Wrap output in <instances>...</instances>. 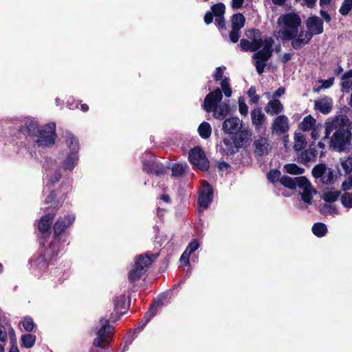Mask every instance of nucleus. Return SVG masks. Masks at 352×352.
Segmentation results:
<instances>
[{"mask_svg": "<svg viewBox=\"0 0 352 352\" xmlns=\"http://www.w3.org/2000/svg\"><path fill=\"white\" fill-rule=\"evenodd\" d=\"M144 169L148 173L160 176L166 174L169 167L160 163L155 157L150 156L148 160L144 161Z\"/></svg>", "mask_w": 352, "mask_h": 352, "instance_id": "nucleus-9", "label": "nucleus"}, {"mask_svg": "<svg viewBox=\"0 0 352 352\" xmlns=\"http://www.w3.org/2000/svg\"><path fill=\"white\" fill-rule=\"evenodd\" d=\"M272 133L280 135L289 130V121L287 116L284 115L277 116L272 124Z\"/></svg>", "mask_w": 352, "mask_h": 352, "instance_id": "nucleus-12", "label": "nucleus"}, {"mask_svg": "<svg viewBox=\"0 0 352 352\" xmlns=\"http://www.w3.org/2000/svg\"><path fill=\"white\" fill-rule=\"evenodd\" d=\"M246 36L251 41L242 39L240 42V47L244 51L256 52L261 47L263 49L254 54L252 58L255 60L254 65L257 72L261 74L266 65L265 62L271 57L272 54V46L274 41L271 37H265L263 39L261 32L258 30H250L246 32Z\"/></svg>", "mask_w": 352, "mask_h": 352, "instance_id": "nucleus-2", "label": "nucleus"}, {"mask_svg": "<svg viewBox=\"0 0 352 352\" xmlns=\"http://www.w3.org/2000/svg\"><path fill=\"white\" fill-rule=\"evenodd\" d=\"M327 168L324 164H318L312 170V174L316 178H322Z\"/></svg>", "mask_w": 352, "mask_h": 352, "instance_id": "nucleus-41", "label": "nucleus"}, {"mask_svg": "<svg viewBox=\"0 0 352 352\" xmlns=\"http://www.w3.org/2000/svg\"><path fill=\"white\" fill-rule=\"evenodd\" d=\"M334 178L335 175L333 170L331 168H327L322 177L321 178V181L322 183L326 184H331L333 182Z\"/></svg>", "mask_w": 352, "mask_h": 352, "instance_id": "nucleus-39", "label": "nucleus"}, {"mask_svg": "<svg viewBox=\"0 0 352 352\" xmlns=\"http://www.w3.org/2000/svg\"><path fill=\"white\" fill-rule=\"evenodd\" d=\"M320 14L326 22H330L331 18L326 11H324V10H320Z\"/></svg>", "mask_w": 352, "mask_h": 352, "instance_id": "nucleus-58", "label": "nucleus"}, {"mask_svg": "<svg viewBox=\"0 0 352 352\" xmlns=\"http://www.w3.org/2000/svg\"><path fill=\"white\" fill-rule=\"evenodd\" d=\"M342 187L344 190H349L352 188V175L342 183Z\"/></svg>", "mask_w": 352, "mask_h": 352, "instance_id": "nucleus-55", "label": "nucleus"}, {"mask_svg": "<svg viewBox=\"0 0 352 352\" xmlns=\"http://www.w3.org/2000/svg\"><path fill=\"white\" fill-rule=\"evenodd\" d=\"M307 31L300 30L298 38L293 43V48L299 50L309 43L314 35L320 34L323 32V22L318 16H311L306 22Z\"/></svg>", "mask_w": 352, "mask_h": 352, "instance_id": "nucleus-6", "label": "nucleus"}, {"mask_svg": "<svg viewBox=\"0 0 352 352\" xmlns=\"http://www.w3.org/2000/svg\"><path fill=\"white\" fill-rule=\"evenodd\" d=\"M343 119L340 116H337L332 120H329L324 124L325 135L323 140H328L329 135L333 131H336L342 127Z\"/></svg>", "mask_w": 352, "mask_h": 352, "instance_id": "nucleus-18", "label": "nucleus"}, {"mask_svg": "<svg viewBox=\"0 0 352 352\" xmlns=\"http://www.w3.org/2000/svg\"><path fill=\"white\" fill-rule=\"evenodd\" d=\"M21 339L22 342V346L27 349H30L34 346L36 337L32 334H25L21 336Z\"/></svg>", "mask_w": 352, "mask_h": 352, "instance_id": "nucleus-34", "label": "nucleus"}, {"mask_svg": "<svg viewBox=\"0 0 352 352\" xmlns=\"http://www.w3.org/2000/svg\"><path fill=\"white\" fill-rule=\"evenodd\" d=\"M285 92V89L283 87L278 88L274 94V97L278 98L283 95Z\"/></svg>", "mask_w": 352, "mask_h": 352, "instance_id": "nucleus-60", "label": "nucleus"}, {"mask_svg": "<svg viewBox=\"0 0 352 352\" xmlns=\"http://www.w3.org/2000/svg\"><path fill=\"white\" fill-rule=\"evenodd\" d=\"M75 219L72 215L65 216L64 218L59 219L54 226V235L58 236L66 228L70 226Z\"/></svg>", "mask_w": 352, "mask_h": 352, "instance_id": "nucleus-16", "label": "nucleus"}, {"mask_svg": "<svg viewBox=\"0 0 352 352\" xmlns=\"http://www.w3.org/2000/svg\"><path fill=\"white\" fill-rule=\"evenodd\" d=\"M251 119L256 130L260 131L262 126L265 122L266 116L261 108H256L251 112Z\"/></svg>", "mask_w": 352, "mask_h": 352, "instance_id": "nucleus-19", "label": "nucleus"}, {"mask_svg": "<svg viewBox=\"0 0 352 352\" xmlns=\"http://www.w3.org/2000/svg\"><path fill=\"white\" fill-rule=\"evenodd\" d=\"M352 9V0H344L340 9L339 12L343 15H347Z\"/></svg>", "mask_w": 352, "mask_h": 352, "instance_id": "nucleus-38", "label": "nucleus"}, {"mask_svg": "<svg viewBox=\"0 0 352 352\" xmlns=\"http://www.w3.org/2000/svg\"><path fill=\"white\" fill-rule=\"evenodd\" d=\"M317 155V151L310 148L302 153L300 159L302 163L307 164L315 161Z\"/></svg>", "mask_w": 352, "mask_h": 352, "instance_id": "nucleus-26", "label": "nucleus"}, {"mask_svg": "<svg viewBox=\"0 0 352 352\" xmlns=\"http://www.w3.org/2000/svg\"><path fill=\"white\" fill-rule=\"evenodd\" d=\"M307 144L306 138L302 133H296L294 135V148L296 151H301Z\"/></svg>", "mask_w": 352, "mask_h": 352, "instance_id": "nucleus-30", "label": "nucleus"}, {"mask_svg": "<svg viewBox=\"0 0 352 352\" xmlns=\"http://www.w3.org/2000/svg\"><path fill=\"white\" fill-rule=\"evenodd\" d=\"M145 272L146 271L143 270L142 268L138 267L134 265L133 267L129 273V279L132 283L135 282L138 280Z\"/></svg>", "mask_w": 352, "mask_h": 352, "instance_id": "nucleus-29", "label": "nucleus"}, {"mask_svg": "<svg viewBox=\"0 0 352 352\" xmlns=\"http://www.w3.org/2000/svg\"><path fill=\"white\" fill-rule=\"evenodd\" d=\"M188 158L190 163L201 170H206L209 167V162L204 152L199 147H196L189 151Z\"/></svg>", "mask_w": 352, "mask_h": 352, "instance_id": "nucleus-8", "label": "nucleus"}, {"mask_svg": "<svg viewBox=\"0 0 352 352\" xmlns=\"http://www.w3.org/2000/svg\"><path fill=\"white\" fill-rule=\"evenodd\" d=\"M322 129V126L321 124H316L311 129V130H312L311 133V138L314 140H317L320 135V132H321Z\"/></svg>", "mask_w": 352, "mask_h": 352, "instance_id": "nucleus-45", "label": "nucleus"}, {"mask_svg": "<svg viewBox=\"0 0 352 352\" xmlns=\"http://www.w3.org/2000/svg\"><path fill=\"white\" fill-rule=\"evenodd\" d=\"M242 128V121L238 118L226 119L222 126L223 131L228 134L237 133Z\"/></svg>", "mask_w": 352, "mask_h": 352, "instance_id": "nucleus-13", "label": "nucleus"}, {"mask_svg": "<svg viewBox=\"0 0 352 352\" xmlns=\"http://www.w3.org/2000/svg\"><path fill=\"white\" fill-rule=\"evenodd\" d=\"M316 120L311 116L305 117L300 122L299 127L302 131H307L311 130L316 125Z\"/></svg>", "mask_w": 352, "mask_h": 352, "instance_id": "nucleus-28", "label": "nucleus"}, {"mask_svg": "<svg viewBox=\"0 0 352 352\" xmlns=\"http://www.w3.org/2000/svg\"><path fill=\"white\" fill-rule=\"evenodd\" d=\"M238 148L239 147L236 145L234 138L232 139L226 138L223 139L221 149L226 155L235 153Z\"/></svg>", "mask_w": 352, "mask_h": 352, "instance_id": "nucleus-23", "label": "nucleus"}, {"mask_svg": "<svg viewBox=\"0 0 352 352\" xmlns=\"http://www.w3.org/2000/svg\"><path fill=\"white\" fill-rule=\"evenodd\" d=\"M245 17L243 14L238 13L234 14L232 19V28L241 30L245 24Z\"/></svg>", "mask_w": 352, "mask_h": 352, "instance_id": "nucleus-32", "label": "nucleus"}, {"mask_svg": "<svg viewBox=\"0 0 352 352\" xmlns=\"http://www.w3.org/2000/svg\"><path fill=\"white\" fill-rule=\"evenodd\" d=\"M254 152L257 155H267L272 149V144L266 136H259L253 143Z\"/></svg>", "mask_w": 352, "mask_h": 352, "instance_id": "nucleus-11", "label": "nucleus"}, {"mask_svg": "<svg viewBox=\"0 0 352 352\" xmlns=\"http://www.w3.org/2000/svg\"><path fill=\"white\" fill-rule=\"evenodd\" d=\"M213 14L208 12L205 14L204 21L206 24H210L212 21Z\"/></svg>", "mask_w": 352, "mask_h": 352, "instance_id": "nucleus-59", "label": "nucleus"}, {"mask_svg": "<svg viewBox=\"0 0 352 352\" xmlns=\"http://www.w3.org/2000/svg\"><path fill=\"white\" fill-rule=\"evenodd\" d=\"M352 78V70H350L345 74H343L342 78Z\"/></svg>", "mask_w": 352, "mask_h": 352, "instance_id": "nucleus-64", "label": "nucleus"}, {"mask_svg": "<svg viewBox=\"0 0 352 352\" xmlns=\"http://www.w3.org/2000/svg\"><path fill=\"white\" fill-rule=\"evenodd\" d=\"M301 23L300 17L296 13H287L280 16L277 21L279 27L278 36L283 41H292L293 47L294 41L299 35Z\"/></svg>", "mask_w": 352, "mask_h": 352, "instance_id": "nucleus-3", "label": "nucleus"}, {"mask_svg": "<svg viewBox=\"0 0 352 352\" xmlns=\"http://www.w3.org/2000/svg\"><path fill=\"white\" fill-rule=\"evenodd\" d=\"M248 95L250 98V102L251 103H256L258 102L259 97L256 94V89L253 87H251L248 91Z\"/></svg>", "mask_w": 352, "mask_h": 352, "instance_id": "nucleus-48", "label": "nucleus"}, {"mask_svg": "<svg viewBox=\"0 0 352 352\" xmlns=\"http://www.w3.org/2000/svg\"><path fill=\"white\" fill-rule=\"evenodd\" d=\"M235 134L236 136L234 137V140L236 145L239 148L245 146L249 142L252 136V133L248 130L241 131V129L237 133Z\"/></svg>", "mask_w": 352, "mask_h": 352, "instance_id": "nucleus-21", "label": "nucleus"}, {"mask_svg": "<svg viewBox=\"0 0 352 352\" xmlns=\"http://www.w3.org/2000/svg\"><path fill=\"white\" fill-rule=\"evenodd\" d=\"M66 142L71 152L78 153V144L75 137L71 133H67Z\"/></svg>", "mask_w": 352, "mask_h": 352, "instance_id": "nucleus-33", "label": "nucleus"}, {"mask_svg": "<svg viewBox=\"0 0 352 352\" xmlns=\"http://www.w3.org/2000/svg\"><path fill=\"white\" fill-rule=\"evenodd\" d=\"M154 309H155V307H152L148 310V311L146 314V315L144 318V320H143V321H144V324H143L144 326L146 325L150 321V320L152 318V317H153L155 315V311Z\"/></svg>", "mask_w": 352, "mask_h": 352, "instance_id": "nucleus-52", "label": "nucleus"}, {"mask_svg": "<svg viewBox=\"0 0 352 352\" xmlns=\"http://www.w3.org/2000/svg\"><path fill=\"white\" fill-rule=\"evenodd\" d=\"M342 87L344 89H349L352 87V80L348 78H342Z\"/></svg>", "mask_w": 352, "mask_h": 352, "instance_id": "nucleus-56", "label": "nucleus"}, {"mask_svg": "<svg viewBox=\"0 0 352 352\" xmlns=\"http://www.w3.org/2000/svg\"><path fill=\"white\" fill-rule=\"evenodd\" d=\"M34 265L41 270H44L47 267V263L46 262L45 257L43 256H39L34 261Z\"/></svg>", "mask_w": 352, "mask_h": 352, "instance_id": "nucleus-47", "label": "nucleus"}, {"mask_svg": "<svg viewBox=\"0 0 352 352\" xmlns=\"http://www.w3.org/2000/svg\"><path fill=\"white\" fill-rule=\"evenodd\" d=\"M114 329L110 325L109 320L101 318L99 327L96 329V338L94 340V345L100 348H105L112 340Z\"/></svg>", "mask_w": 352, "mask_h": 352, "instance_id": "nucleus-7", "label": "nucleus"}, {"mask_svg": "<svg viewBox=\"0 0 352 352\" xmlns=\"http://www.w3.org/2000/svg\"><path fill=\"white\" fill-rule=\"evenodd\" d=\"M341 166L346 173L352 172V157H348L341 160Z\"/></svg>", "mask_w": 352, "mask_h": 352, "instance_id": "nucleus-42", "label": "nucleus"}, {"mask_svg": "<svg viewBox=\"0 0 352 352\" xmlns=\"http://www.w3.org/2000/svg\"><path fill=\"white\" fill-rule=\"evenodd\" d=\"M228 164L226 162H221L219 165V168L221 170H226L228 168Z\"/></svg>", "mask_w": 352, "mask_h": 352, "instance_id": "nucleus-63", "label": "nucleus"}, {"mask_svg": "<svg viewBox=\"0 0 352 352\" xmlns=\"http://www.w3.org/2000/svg\"><path fill=\"white\" fill-rule=\"evenodd\" d=\"M26 124L29 134L36 138L35 140L36 145L48 147L54 144L56 138L55 123H49L41 129L38 128L37 122L34 120L28 121Z\"/></svg>", "mask_w": 352, "mask_h": 352, "instance_id": "nucleus-4", "label": "nucleus"}, {"mask_svg": "<svg viewBox=\"0 0 352 352\" xmlns=\"http://www.w3.org/2000/svg\"><path fill=\"white\" fill-rule=\"evenodd\" d=\"M187 168V165L186 164H175L171 168L172 176L173 177H180L184 173L186 168Z\"/></svg>", "mask_w": 352, "mask_h": 352, "instance_id": "nucleus-37", "label": "nucleus"}, {"mask_svg": "<svg viewBox=\"0 0 352 352\" xmlns=\"http://www.w3.org/2000/svg\"><path fill=\"white\" fill-rule=\"evenodd\" d=\"M284 107L280 100L273 99L270 100L265 107V112L270 116H275L283 111Z\"/></svg>", "mask_w": 352, "mask_h": 352, "instance_id": "nucleus-20", "label": "nucleus"}, {"mask_svg": "<svg viewBox=\"0 0 352 352\" xmlns=\"http://www.w3.org/2000/svg\"><path fill=\"white\" fill-rule=\"evenodd\" d=\"M280 182L285 187L292 190L298 188L301 199L307 204H311L313 197L316 194V190L305 177L292 178L283 176L280 179Z\"/></svg>", "mask_w": 352, "mask_h": 352, "instance_id": "nucleus-5", "label": "nucleus"}, {"mask_svg": "<svg viewBox=\"0 0 352 352\" xmlns=\"http://www.w3.org/2000/svg\"><path fill=\"white\" fill-rule=\"evenodd\" d=\"M151 259L149 256L146 255H140L135 261V265L142 268L143 270L146 272L151 265Z\"/></svg>", "mask_w": 352, "mask_h": 352, "instance_id": "nucleus-27", "label": "nucleus"}, {"mask_svg": "<svg viewBox=\"0 0 352 352\" xmlns=\"http://www.w3.org/2000/svg\"><path fill=\"white\" fill-rule=\"evenodd\" d=\"M54 177H55V178H54V179H50V182H51L52 184H54V183H55V182H58V181L60 179V178L61 177V174L60 173V172H59V171H57V172H56V173H55V176H54Z\"/></svg>", "mask_w": 352, "mask_h": 352, "instance_id": "nucleus-62", "label": "nucleus"}, {"mask_svg": "<svg viewBox=\"0 0 352 352\" xmlns=\"http://www.w3.org/2000/svg\"><path fill=\"white\" fill-rule=\"evenodd\" d=\"M239 111L241 115L246 116L248 113V107L247 104L241 101H239Z\"/></svg>", "mask_w": 352, "mask_h": 352, "instance_id": "nucleus-53", "label": "nucleus"}, {"mask_svg": "<svg viewBox=\"0 0 352 352\" xmlns=\"http://www.w3.org/2000/svg\"><path fill=\"white\" fill-rule=\"evenodd\" d=\"M339 196L338 191L329 190L324 192L323 199L327 202L335 201Z\"/></svg>", "mask_w": 352, "mask_h": 352, "instance_id": "nucleus-40", "label": "nucleus"}, {"mask_svg": "<svg viewBox=\"0 0 352 352\" xmlns=\"http://www.w3.org/2000/svg\"><path fill=\"white\" fill-rule=\"evenodd\" d=\"M211 10L212 14L217 17L215 19L217 25L219 28H225L226 23L223 16L226 10L225 5L222 3H217L211 7Z\"/></svg>", "mask_w": 352, "mask_h": 352, "instance_id": "nucleus-17", "label": "nucleus"}, {"mask_svg": "<svg viewBox=\"0 0 352 352\" xmlns=\"http://www.w3.org/2000/svg\"><path fill=\"white\" fill-rule=\"evenodd\" d=\"M239 30L238 29L232 28L230 33V38L232 43H236L240 37Z\"/></svg>", "mask_w": 352, "mask_h": 352, "instance_id": "nucleus-51", "label": "nucleus"}, {"mask_svg": "<svg viewBox=\"0 0 352 352\" xmlns=\"http://www.w3.org/2000/svg\"><path fill=\"white\" fill-rule=\"evenodd\" d=\"M8 335L10 336L12 342H14L16 341L14 329L9 324L4 326L0 324V341L6 342Z\"/></svg>", "mask_w": 352, "mask_h": 352, "instance_id": "nucleus-24", "label": "nucleus"}, {"mask_svg": "<svg viewBox=\"0 0 352 352\" xmlns=\"http://www.w3.org/2000/svg\"><path fill=\"white\" fill-rule=\"evenodd\" d=\"M245 0H232V8L233 9H239L241 8Z\"/></svg>", "mask_w": 352, "mask_h": 352, "instance_id": "nucleus-57", "label": "nucleus"}, {"mask_svg": "<svg viewBox=\"0 0 352 352\" xmlns=\"http://www.w3.org/2000/svg\"><path fill=\"white\" fill-rule=\"evenodd\" d=\"M341 202L344 207L352 208V193H344L341 197Z\"/></svg>", "mask_w": 352, "mask_h": 352, "instance_id": "nucleus-43", "label": "nucleus"}, {"mask_svg": "<svg viewBox=\"0 0 352 352\" xmlns=\"http://www.w3.org/2000/svg\"><path fill=\"white\" fill-rule=\"evenodd\" d=\"M333 107V100L331 98L325 96L319 98L314 102V108L323 114L329 113Z\"/></svg>", "mask_w": 352, "mask_h": 352, "instance_id": "nucleus-15", "label": "nucleus"}, {"mask_svg": "<svg viewBox=\"0 0 352 352\" xmlns=\"http://www.w3.org/2000/svg\"><path fill=\"white\" fill-rule=\"evenodd\" d=\"M199 247V244L197 240L195 239L188 244L186 249L185 250V252H188L189 254H191L192 252L197 250Z\"/></svg>", "mask_w": 352, "mask_h": 352, "instance_id": "nucleus-49", "label": "nucleus"}, {"mask_svg": "<svg viewBox=\"0 0 352 352\" xmlns=\"http://www.w3.org/2000/svg\"><path fill=\"white\" fill-rule=\"evenodd\" d=\"M327 230L326 226L322 223H315L312 227L313 233L318 237L324 236Z\"/></svg>", "mask_w": 352, "mask_h": 352, "instance_id": "nucleus-36", "label": "nucleus"}, {"mask_svg": "<svg viewBox=\"0 0 352 352\" xmlns=\"http://www.w3.org/2000/svg\"><path fill=\"white\" fill-rule=\"evenodd\" d=\"M23 329L27 331H31L34 327L33 320L31 318L27 317L21 322Z\"/></svg>", "mask_w": 352, "mask_h": 352, "instance_id": "nucleus-44", "label": "nucleus"}, {"mask_svg": "<svg viewBox=\"0 0 352 352\" xmlns=\"http://www.w3.org/2000/svg\"><path fill=\"white\" fill-rule=\"evenodd\" d=\"M349 140V135L346 130L342 126L340 129H337L330 139L329 146L333 148L342 149Z\"/></svg>", "mask_w": 352, "mask_h": 352, "instance_id": "nucleus-10", "label": "nucleus"}, {"mask_svg": "<svg viewBox=\"0 0 352 352\" xmlns=\"http://www.w3.org/2000/svg\"><path fill=\"white\" fill-rule=\"evenodd\" d=\"M212 199V187L206 182H203V188L199 197V204L201 207L206 208Z\"/></svg>", "mask_w": 352, "mask_h": 352, "instance_id": "nucleus-14", "label": "nucleus"}, {"mask_svg": "<svg viewBox=\"0 0 352 352\" xmlns=\"http://www.w3.org/2000/svg\"><path fill=\"white\" fill-rule=\"evenodd\" d=\"M280 172L277 170H272L267 175L268 179L272 183L279 180L280 179Z\"/></svg>", "mask_w": 352, "mask_h": 352, "instance_id": "nucleus-46", "label": "nucleus"}, {"mask_svg": "<svg viewBox=\"0 0 352 352\" xmlns=\"http://www.w3.org/2000/svg\"><path fill=\"white\" fill-rule=\"evenodd\" d=\"M292 57V54H290V53H285L283 55L282 58H281V60L282 62L283 63H287V61H289Z\"/></svg>", "mask_w": 352, "mask_h": 352, "instance_id": "nucleus-61", "label": "nucleus"}, {"mask_svg": "<svg viewBox=\"0 0 352 352\" xmlns=\"http://www.w3.org/2000/svg\"><path fill=\"white\" fill-rule=\"evenodd\" d=\"M54 215V213H48L40 219L38 226L40 232L45 233L50 230L51 226V221L53 219Z\"/></svg>", "mask_w": 352, "mask_h": 352, "instance_id": "nucleus-25", "label": "nucleus"}, {"mask_svg": "<svg viewBox=\"0 0 352 352\" xmlns=\"http://www.w3.org/2000/svg\"><path fill=\"white\" fill-rule=\"evenodd\" d=\"M334 78H329L327 80H320L321 85L318 88L319 90L322 89H328L331 87L333 84Z\"/></svg>", "mask_w": 352, "mask_h": 352, "instance_id": "nucleus-50", "label": "nucleus"}, {"mask_svg": "<svg viewBox=\"0 0 352 352\" xmlns=\"http://www.w3.org/2000/svg\"><path fill=\"white\" fill-rule=\"evenodd\" d=\"M190 254H189L188 252H184L180 257V262L184 263L185 265L189 264V256Z\"/></svg>", "mask_w": 352, "mask_h": 352, "instance_id": "nucleus-54", "label": "nucleus"}, {"mask_svg": "<svg viewBox=\"0 0 352 352\" xmlns=\"http://www.w3.org/2000/svg\"><path fill=\"white\" fill-rule=\"evenodd\" d=\"M284 169L287 173L291 175H301L304 173V169L295 164H285Z\"/></svg>", "mask_w": 352, "mask_h": 352, "instance_id": "nucleus-35", "label": "nucleus"}, {"mask_svg": "<svg viewBox=\"0 0 352 352\" xmlns=\"http://www.w3.org/2000/svg\"><path fill=\"white\" fill-rule=\"evenodd\" d=\"M198 132L202 138H208L212 133L210 124L206 122H202L198 127Z\"/></svg>", "mask_w": 352, "mask_h": 352, "instance_id": "nucleus-31", "label": "nucleus"}, {"mask_svg": "<svg viewBox=\"0 0 352 352\" xmlns=\"http://www.w3.org/2000/svg\"><path fill=\"white\" fill-rule=\"evenodd\" d=\"M225 67H219L214 74V78L216 81L221 80V88L217 87L214 91L210 92L206 96L203 108L207 112H213V116L216 119L223 120L230 113V106L228 100L223 99L222 91L226 98L231 97L232 91L229 83V79L224 78L222 79Z\"/></svg>", "mask_w": 352, "mask_h": 352, "instance_id": "nucleus-1", "label": "nucleus"}, {"mask_svg": "<svg viewBox=\"0 0 352 352\" xmlns=\"http://www.w3.org/2000/svg\"><path fill=\"white\" fill-rule=\"evenodd\" d=\"M78 161L77 153L71 152L63 160L62 162V167L65 170H72Z\"/></svg>", "mask_w": 352, "mask_h": 352, "instance_id": "nucleus-22", "label": "nucleus"}]
</instances>
